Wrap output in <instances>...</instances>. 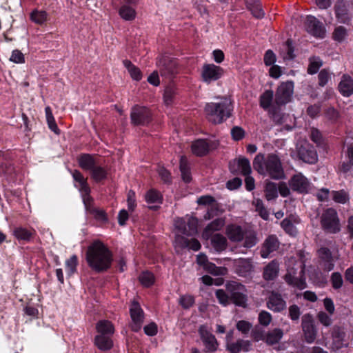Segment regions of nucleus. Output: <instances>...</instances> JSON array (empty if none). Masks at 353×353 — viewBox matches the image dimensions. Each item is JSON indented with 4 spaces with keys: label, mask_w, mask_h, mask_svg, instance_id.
Returning <instances> with one entry per match:
<instances>
[{
    "label": "nucleus",
    "mask_w": 353,
    "mask_h": 353,
    "mask_svg": "<svg viewBox=\"0 0 353 353\" xmlns=\"http://www.w3.org/2000/svg\"><path fill=\"white\" fill-rule=\"evenodd\" d=\"M139 281L145 287H150L154 283V276L150 272H143L139 277Z\"/></svg>",
    "instance_id": "obj_44"
},
{
    "label": "nucleus",
    "mask_w": 353,
    "mask_h": 353,
    "mask_svg": "<svg viewBox=\"0 0 353 353\" xmlns=\"http://www.w3.org/2000/svg\"><path fill=\"white\" fill-rule=\"evenodd\" d=\"M301 311L296 305H292L289 307V316L292 321H297L299 319Z\"/></svg>",
    "instance_id": "obj_62"
},
{
    "label": "nucleus",
    "mask_w": 353,
    "mask_h": 353,
    "mask_svg": "<svg viewBox=\"0 0 353 353\" xmlns=\"http://www.w3.org/2000/svg\"><path fill=\"white\" fill-rule=\"evenodd\" d=\"M119 14L125 20L131 21L136 17L135 10L128 6H123L119 10Z\"/></svg>",
    "instance_id": "obj_41"
},
{
    "label": "nucleus",
    "mask_w": 353,
    "mask_h": 353,
    "mask_svg": "<svg viewBox=\"0 0 353 353\" xmlns=\"http://www.w3.org/2000/svg\"><path fill=\"white\" fill-rule=\"evenodd\" d=\"M279 243L276 237L274 236H270L266 239L263 243V248L261 251V255L262 258H268L270 254L279 248Z\"/></svg>",
    "instance_id": "obj_20"
},
{
    "label": "nucleus",
    "mask_w": 353,
    "mask_h": 353,
    "mask_svg": "<svg viewBox=\"0 0 353 353\" xmlns=\"http://www.w3.org/2000/svg\"><path fill=\"white\" fill-rule=\"evenodd\" d=\"M94 344L97 347L103 351L110 350L113 346L112 341L108 335L99 334L95 336Z\"/></svg>",
    "instance_id": "obj_27"
},
{
    "label": "nucleus",
    "mask_w": 353,
    "mask_h": 353,
    "mask_svg": "<svg viewBox=\"0 0 353 353\" xmlns=\"http://www.w3.org/2000/svg\"><path fill=\"white\" fill-rule=\"evenodd\" d=\"M294 85L292 81L282 83L276 89L275 103L281 106L290 101L293 93Z\"/></svg>",
    "instance_id": "obj_9"
},
{
    "label": "nucleus",
    "mask_w": 353,
    "mask_h": 353,
    "mask_svg": "<svg viewBox=\"0 0 353 353\" xmlns=\"http://www.w3.org/2000/svg\"><path fill=\"white\" fill-rule=\"evenodd\" d=\"M223 73V70L221 67L214 64H205L203 67L201 77L205 82L210 83L219 79Z\"/></svg>",
    "instance_id": "obj_15"
},
{
    "label": "nucleus",
    "mask_w": 353,
    "mask_h": 353,
    "mask_svg": "<svg viewBox=\"0 0 353 353\" xmlns=\"http://www.w3.org/2000/svg\"><path fill=\"white\" fill-rule=\"evenodd\" d=\"M123 65L128 69L130 77L135 81H140L142 78V74L139 68L135 66L130 61H123Z\"/></svg>",
    "instance_id": "obj_35"
},
{
    "label": "nucleus",
    "mask_w": 353,
    "mask_h": 353,
    "mask_svg": "<svg viewBox=\"0 0 353 353\" xmlns=\"http://www.w3.org/2000/svg\"><path fill=\"white\" fill-rule=\"evenodd\" d=\"M215 294L221 304L223 305H227L229 304L230 301V295H228L223 290H217L215 292Z\"/></svg>",
    "instance_id": "obj_52"
},
{
    "label": "nucleus",
    "mask_w": 353,
    "mask_h": 353,
    "mask_svg": "<svg viewBox=\"0 0 353 353\" xmlns=\"http://www.w3.org/2000/svg\"><path fill=\"white\" fill-rule=\"evenodd\" d=\"M177 95V90L174 85H169L165 88L163 94V102L165 105L169 106L174 102Z\"/></svg>",
    "instance_id": "obj_34"
},
{
    "label": "nucleus",
    "mask_w": 353,
    "mask_h": 353,
    "mask_svg": "<svg viewBox=\"0 0 353 353\" xmlns=\"http://www.w3.org/2000/svg\"><path fill=\"white\" fill-rule=\"evenodd\" d=\"M267 305L270 310L279 312L285 309V302L283 300L280 294L272 293L269 296Z\"/></svg>",
    "instance_id": "obj_21"
},
{
    "label": "nucleus",
    "mask_w": 353,
    "mask_h": 353,
    "mask_svg": "<svg viewBox=\"0 0 353 353\" xmlns=\"http://www.w3.org/2000/svg\"><path fill=\"white\" fill-rule=\"evenodd\" d=\"M66 267L68 268V272L69 274H73L76 271V267L77 265V258L75 255L71 256L65 262Z\"/></svg>",
    "instance_id": "obj_58"
},
{
    "label": "nucleus",
    "mask_w": 353,
    "mask_h": 353,
    "mask_svg": "<svg viewBox=\"0 0 353 353\" xmlns=\"http://www.w3.org/2000/svg\"><path fill=\"white\" fill-rule=\"evenodd\" d=\"M227 235L232 241H240L243 239V232L239 226L230 225L227 228Z\"/></svg>",
    "instance_id": "obj_31"
},
{
    "label": "nucleus",
    "mask_w": 353,
    "mask_h": 353,
    "mask_svg": "<svg viewBox=\"0 0 353 353\" xmlns=\"http://www.w3.org/2000/svg\"><path fill=\"white\" fill-rule=\"evenodd\" d=\"M238 167L244 176L250 175L252 172L250 161L246 158H239L237 161Z\"/></svg>",
    "instance_id": "obj_45"
},
{
    "label": "nucleus",
    "mask_w": 353,
    "mask_h": 353,
    "mask_svg": "<svg viewBox=\"0 0 353 353\" xmlns=\"http://www.w3.org/2000/svg\"><path fill=\"white\" fill-rule=\"evenodd\" d=\"M283 336V332L280 328H275L269 331L265 335V342L268 345L278 343Z\"/></svg>",
    "instance_id": "obj_28"
},
{
    "label": "nucleus",
    "mask_w": 353,
    "mask_h": 353,
    "mask_svg": "<svg viewBox=\"0 0 353 353\" xmlns=\"http://www.w3.org/2000/svg\"><path fill=\"white\" fill-rule=\"evenodd\" d=\"M322 228L329 233H336L341 230L336 211L333 208L326 209L321 216Z\"/></svg>",
    "instance_id": "obj_5"
},
{
    "label": "nucleus",
    "mask_w": 353,
    "mask_h": 353,
    "mask_svg": "<svg viewBox=\"0 0 353 353\" xmlns=\"http://www.w3.org/2000/svg\"><path fill=\"white\" fill-rule=\"evenodd\" d=\"M332 194L333 200L337 203H345L349 199L347 194L343 190L335 191Z\"/></svg>",
    "instance_id": "obj_51"
},
{
    "label": "nucleus",
    "mask_w": 353,
    "mask_h": 353,
    "mask_svg": "<svg viewBox=\"0 0 353 353\" xmlns=\"http://www.w3.org/2000/svg\"><path fill=\"white\" fill-rule=\"evenodd\" d=\"M320 259L323 261L325 269L330 271L334 268L333 258L330 250L327 248H321L318 250Z\"/></svg>",
    "instance_id": "obj_24"
},
{
    "label": "nucleus",
    "mask_w": 353,
    "mask_h": 353,
    "mask_svg": "<svg viewBox=\"0 0 353 353\" xmlns=\"http://www.w3.org/2000/svg\"><path fill=\"white\" fill-rule=\"evenodd\" d=\"M280 107L281 106H276V108H272L268 112L269 116L276 123H283V115L280 112Z\"/></svg>",
    "instance_id": "obj_47"
},
{
    "label": "nucleus",
    "mask_w": 353,
    "mask_h": 353,
    "mask_svg": "<svg viewBox=\"0 0 353 353\" xmlns=\"http://www.w3.org/2000/svg\"><path fill=\"white\" fill-rule=\"evenodd\" d=\"M301 327L304 337L307 343H312L316 337V330L312 316L310 314H304L301 319Z\"/></svg>",
    "instance_id": "obj_10"
},
{
    "label": "nucleus",
    "mask_w": 353,
    "mask_h": 353,
    "mask_svg": "<svg viewBox=\"0 0 353 353\" xmlns=\"http://www.w3.org/2000/svg\"><path fill=\"white\" fill-rule=\"evenodd\" d=\"M10 60L16 63H22L25 61L23 53L18 50H14L12 51Z\"/></svg>",
    "instance_id": "obj_64"
},
{
    "label": "nucleus",
    "mask_w": 353,
    "mask_h": 353,
    "mask_svg": "<svg viewBox=\"0 0 353 353\" xmlns=\"http://www.w3.org/2000/svg\"><path fill=\"white\" fill-rule=\"evenodd\" d=\"M179 303L184 309H188L194 303V299L190 295H184L181 296Z\"/></svg>",
    "instance_id": "obj_55"
},
{
    "label": "nucleus",
    "mask_w": 353,
    "mask_h": 353,
    "mask_svg": "<svg viewBox=\"0 0 353 353\" xmlns=\"http://www.w3.org/2000/svg\"><path fill=\"white\" fill-rule=\"evenodd\" d=\"M264 63L267 66L274 65L276 62V58L275 54L272 50H268L264 55Z\"/></svg>",
    "instance_id": "obj_59"
},
{
    "label": "nucleus",
    "mask_w": 353,
    "mask_h": 353,
    "mask_svg": "<svg viewBox=\"0 0 353 353\" xmlns=\"http://www.w3.org/2000/svg\"><path fill=\"white\" fill-rule=\"evenodd\" d=\"M259 105L265 110L269 111L277 105L274 99V92L271 90H265L259 97Z\"/></svg>",
    "instance_id": "obj_19"
},
{
    "label": "nucleus",
    "mask_w": 353,
    "mask_h": 353,
    "mask_svg": "<svg viewBox=\"0 0 353 353\" xmlns=\"http://www.w3.org/2000/svg\"><path fill=\"white\" fill-rule=\"evenodd\" d=\"M217 147V143L212 141L198 139L192 143L191 149L194 154L198 157L206 155L210 150Z\"/></svg>",
    "instance_id": "obj_13"
},
{
    "label": "nucleus",
    "mask_w": 353,
    "mask_h": 353,
    "mask_svg": "<svg viewBox=\"0 0 353 353\" xmlns=\"http://www.w3.org/2000/svg\"><path fill=\"white\" fill-rule=\"evenodd\" d=\"M265 196L268 201L274 199L278 196V187L275 183L268 181L265 183Z\"/></svg>",
    "instance_id": "obj_37"
},
{
    "label": "nucleus",
    "mask_w": 353,
    "mask_h": 353,
    "mask_svg": "<svg viewBox=\"0 0 353 353\" xmlns=\"http://www.w3.org/2000/svg\"><path fill=\"white\" fill-rule=\"evenodd\" d=\"M152 118L150 111L144 106L134 105L131 110L130 119L134 125H148Z\"/></svg>",
    "instance_id": "obj_8"
},
{
    "label": "nucleus",
    "mask_w": 353,
    "mask_h": 353,
    "mask_svg": "<svg viewBox=\"0 0 353 353\" xmlns=\"http://www.w3.org/2000/svg\"><path fill=\"white\" fill-rule=\"evenodd\" d=\"M253 168L260 174H268L274 179H281L284 177L280 159L273 154H270L266 157L261 153L258 154L253 161Z\"/></svg>",
    "instance_id": "obj_2"
},
{
    "label": "nucleus",
    "mask_w": 353,
    "mask_h": 353,
    "mask_svg": "<svg viewBox=\"0 0 353 353\" xmlns=\"http://www.w3.org/2000/svg\"><path fill=\"white\" fill-rule=\"evenodd\" d=\"M162 77L171 78L177 72L176 62L168 57H163L157 62Z\"/></svg>",
    "instance_id": "obj_14"
},
{
    "label": "nucleus",
    "mask_w": 353,
    "mask_h": 353,
    "mask_svg": "<svg viewBox=\"0 0 353 353\" xmlns=\"http://www.w3.org/2000/svg\"><path fill=\"white\" fill-rule=\"evenodd\" d=\"M86 259L92 269L99 272L105 271L110 267L112 256L103 243L95 241L88 248Z\"/></svg>",
    "instance_id": "obj_1"
},
{
    "label": "nucleus",
    "mask_w": 353,
    "mask_h": 353,
    "mask_svg": "<svg viewBox=\"0 0 353 353\" xmlns=\"http://www.w3.org/2000/svg\"><path fill=\"white\" fill-rule=\"evenodd\" d=\"M272 321L271 314L266 311H261L259 314V322L261 325L267 327Z\"/></svg>",
    "instance_id": "obj_54"
},
{
    "label": "nucleus",
    "mask_w": 353,
    "mask_h": 353,
    "mask_svg": "<svg viewBox=\"0 0 353 353\" xmlns=\"http://www.w3.org/2000/svg\"><path fill=\"white\" fill-rule=\"evenodd\" d=\"M289 185L294 191L300 193L307 192L310 183L307 179L301 173L294 174L289 181Z\"/></svg>",
    "instance_id": "obj_17"
},
{
    "label": "nucleus",
    "mask_w": 353,
    "mask_h": 353,
    "mask_svg": "<svg viewBox=\"0 0 353 353\" xmlns=\"http://www.w3.org/2000/svg\"><path fill=\"white\" fill-rule=\"evenodd\" d=\"M348 163H343L342 165V171L347 172L353 170V143L351 144L347 149Z\"/></svg>",
    "instance_id": "obj_46"
},
{
    "label": "nucleus",
    "mask_w": 353,
    "mask_h": 353,
    "mask_svg": "<svg viewBox=\"0 0 353 353\" xmlns=\"http://www.w3.org/2000/svg\"><path fill=\"white\" fill-rule=\"evenodd\" d=\"M254 203L256 206V210L259 212L260 216L265 220L268 219L269 214L266 209L265 208L263 203L261 200L257 199Z\"/></svg>",
    "instance_id": "obj_56"
},
{
    "label": "nucleus",
    "mask_w": 353,
    "mask_h": 353,
    "mask_svg": "<svg viewBox=\"0 0 353 353\" xmlns=\"http://www.w3.org/2000/svg\"><path fill=\"white\" fill-rule=\"evenodd\" d=\"M201 339L202 340L204 345L205 352H214L218 347V343L214 336L210 333L205 326L201 325L199 329Z\"/></svg>",
    "instance_id": "obj_16"
},
{
    "label": "nucleus",
    "mask_w": 353,
    "mask_h": 353,
    "mask_svg": "<svg viewBox=\"0 0 353 353\" xmlns=\"http://www.w3.org/2000/svg\"><path fill=\"white\" fill-rule=\"evenodd\" d=\"M297 154L304 162L314 163L317 161V154L314 148L306 140H300L296 144Z\"/></svg>",
    "instance_id": "obj_7"
},
{
    "label": "nucleus",
    "mask_w": 353,
    "mask_h": 353,
    "mask_svg": "<svg viewBox=\"0 0 353 353\" xmlns=\"http://www.w3.org/2000/svg\"><path fill=\"white\" fill-rule=\"evenodd\" d=\"M179 168L181 173L182 179L185 183L190 182L191 181L190 169L188 165L187 159L185 156L181 157Z\"/></svg>",
    "instance_id": "obj_36"
},
{
    "label": "nucleus",
    "mask_w": 353,
    "mask_h": 353,
    "mask_svg": "<svg viewBox=\"0 0 353 353\" xmlns=\"http://www.w3.org/2000/svg\"><path fill=\"white\" fill-rule=\"evenodd\" d=\"M250 346V342L245 340H238L235 343L228 345V349L230 353H238L241 350L248 351Z\"/></svg>",
    "instance_id": "obj_32"
},
{
    "label": "nucleus",
    "mask_w": 353,
    "mask_h": 353,
    "mask_svg": "<svg viewBox=\"0 0 353 353\" xmlns=\"http://www.w3.org/2000/svg\"><path fill=\"white\" fill-rule=\"evenodd\" d=\"M130 313L132 321L131 329L137 332L141 329L144 319V312L137 301H133L132 302Z\"/></svg>",
    "instance_id": "obj_12"
},
{
    "label": "nucleus",
    "mask_w": 353,
    "mask_h": 353,
    "mask_svg": "<svg viewBox=\"0 0 353 353\" xmlns=\"http://www.w3.org/2000/svg\"><path fill=\"white\" fill-rule=\"evenodd\" d=\"M285 50L286 51V53L283 55L284 59H292L294 58L295 55L294 54V48L292 46V41L290 39L287 40L285 46Z\"/></svg>",
    "instance_id": "obj_60"
},
{
    "label": "nucleus",
    "mask_w": 353,
    "mask_h": 353,
    "mask_svg": "<svg viewBox=\"0 0 353 353\" xmlns=\"http://www.w3.org/2000/svg\"><path fill=\"white\" fill-rule=\"evenodd\" d=\"M211 243L213 248L217 252L223 251L227 248V239L220 234H216L212 236L211 239Z\"/></svg>",
    "instance_id": "obj_33"
},
{
    "label": "nucleus",
    "mask_w": 353,
    "mask_h": 353,
    "mask_svg": "<svg viewBox=\"0 0 353 353\" xmlns=\"http://www.w3.org/2000/svg\"><path fill=\"white\" fill-rule=\"evenodd\" d=\"M248 9L256 18H261L264 15L259 0H246Z\"/></svg>",
    "instance_id": "obj_30"
},
{
    "label": "nucleus",
    "mask_w": 353,
    "mask_h": 353,
    "mask_svg": "<svg viewBox=\"0 0 353 353\" xmlns=\"http://www.w3.org/2000/svg\"><path fill=\"white\" fill-rule=\"evenodd\" d=\"M281 225L290 234H294L296 232L292 221L289 219H283Z\"/></svg>",
    "instance_id": "obj_63"
},
{
    "label": "nucleus",
    "mask_w": 353,
    "mask_h": 353,
    "mask_svg": "<svg viewBox=\"0 0 353 353\" xmlns=\"http://www.w3.org/2000/svg\"><path fill=\"white\" fill-rule=\"evenodd\" d=\"M347 36V30L343 26H339L335 28L333 32V38L339 42L343 41Z\"/></svg>",
    "instance_id": "obj_49"
},
{
    "label": "nucleus",
    "mask_w": 353,
    "mask_h": 353,
    "mask_svg": "<svg viewBox=\"0 0 353 353\" xmlns=\"http://www.w3.org/2000/svg\"><path fill=\"white\" fill-rule=\"evenodd\" d=\"M145 200L148 203H161L162 196L160 192L152 189L146 193Z\"/></svg>",
    "instance_id": "obj_42"
},
{
    "label": "nucleus",
    "mask_w": 353,
    "mask_h": 353,
    "mask_svg": "<svg viewBox=\"0 0 353 353\" xmlns=\"http://www.w3.org/2000/svg\"><path fill=\"white\" fill-rule=\"evenodd\" d=\"M243 286L236 282L226 284V289L230 294V301L236 306L245 308L247 307V296L241 292Z\"/></svg>",
    "instance_id": "obj_6"
},
{
    "label": "nucleus",
    "mask_w": 353,
    "mask_h": 353,
    "mask_svg": "<svg viewBox=\"0 0 353 353\" xmlns=\"http://www.w3.org/2000/svg\"><path fill=\"white\" fill-rule=\"evenodd\" d=\"M222 212L223 211L221 210L219 205L214 202L210 205L208 212L204 215V219L205 220H210L216 216L220 215Z\"/></svg>",
    "instance_id": "obj_43"
},
{
    "label": "nucleus",
    "mask_w": 353,
    "mask_h": 353,
    "mask_svg": "<svg viewBox=\"0 0 353 353\" xmlns=\"http://www.w3.org/2000/svg\"><path fill=\"white\" fill-rule=\"evenodd\" d=\"M78 162L79 166L85 170H91L97 164L96 159L89 154L80 155Z\"/></svg>",
    "instance_id": "obj_26"
},
{
    "label": "nucleus",
    "mask_w": 353,
    "mask_h": 353,
    "mask_svg": "<svg viewBox=\"0 0 353 353\" xmlns=\"http://www.w3.org/2000/svg\"><path fill=\"white\" fill-rule=\"evenodd\" d=\"M197 219L194 217H189L187 225H188V232H190V236L193 235L196 232L197 230Z\"/></svg>",
    "instance_id": "obj_61"
},
{
    "label": "nucleus",
    "mask_w": 353,
    "mask_h": 353,
    "mask_svg": "<svg viewBox=\"0 0 353 353\" xmlns=\"http://www.w3.org/2000/svg\"><path fill=\"white\" fill-rule=\"evenodd\" d=\"M295 262L294 259L288 261L287 274L285 276V281L293 286L299 289H304L306 287V283L304 278L303 265L301 263L297 265V268L291 267V264Z\"/></svg>",
    "instance_id": "obj_4"
},
{
    "label": "nucleus",
    "mask_w": 353,
    "mask_h": 353,
    "mask_svg": "<svg viewBox=\"0 0 353 353\" xmlns=\"http://www.w3.org/2000/svg\"><path fill=\"white\" fill-rule=\"evenodd\" d=\"M339 90L345 97H350L353 94V79L350 75H343L339 84Z\"/></svg>",
    "instance_id": "obj_23"
},
{
    "label": "nucleus",
    "mask_w": 353,
    "mask_h": 353,
    "mask_svg": "<svg viewBox=\"0 0 353 353\" xmlns=\"http://www.w3.org/2000/svg\"><path fill=\"white\" fill-rule=\"evenodd\" d=\"M90 172L91 176L97 182L105 179L107 176L106 170L101 166L99 165L98 163L90 170Z\"/></svg>",
    "instance_id": "obj_39"
},
{
    "label": "nucleus",
    "mask_w": 353,
    "mask_h": 353,
    "mask_svg": "<svg viewBox=\"0 0 353 353\" xmlns=\"http://www.w3.org/2000/svg\"><path fill=\"white\" fill-rule=\"evenodd\" d=\"M236 274L242 277L250 278L254 272V265L250 259H240L236 261Z\"/></svg>",
    "instance_id": "obj_18"
},
{
    "label": "nucleus",
    "mask_w": 353,
    "mask_h": 353,
    "mask_svg": "<svg viewBox=\"0 0 353 353\" xmlns=\"http://www.w3.org/2000/svg\"><path fill=\"white\" fill-rule=\"evenodd\" d=\"M279 264L273 260L266 265L263 268V277L265 281L274 280L279 274Z\"/></svg>",
    "instance_id": "obj_22"
},
{
    "label": "nucleus",
    "mask_w": 353,
    "mask_h": 353,
    "mask_svg": "<svg viewBox=\"0 0 353 353\" xmlns=\"http://www.w3.org/2000/svg\"><path fill=\"white\" fill-rule=\"evenodd\" d=\"M96 329L99 334L104 335H112L114 334V328L112 323L107 320H101L96 325Z\"/></svg>",
    "instance_id": "obj_29"
},
{
    "label": "nucleus",
    "mask_w": 353,
    "mask_h": 353,
    "mask_svg": "<svg viewBox=\"0 0 353 353\" xmlns=\"http://www.w3.org/2000/svg\"><path fill=\"white\" fill-rule=\"evenodd\" d=\"M335 12L337 18L341 23H346L350 19L347 4L343 0H339L336 2Z\"/></svg>",
    "instance_id": "obj_25"
},
{
    "label": "nucleus",
    "mask_w": 353,
    "mask_h": 353,
    "mask_svg": "<svg viewBox=\"0 0 353 353\" xmlns=\"http://www.w3.org/2000/svg\"><path fill=\"white\" fill-rule=\"evenodd\" d=\"M175 229L178 230L181 234L190 236V232H188V228L185 221L181 218H177L174 220Z\"/></svg>",
    "instance_id": "obj_48"
},
{
    "label": "nucleus",
    "mask_w": 353,
    "mask_h": 353,
    "mask_svg": "<svg viewBox=\"0 0 353 353\" xmlns=\"http://www.w3.org/2000/svg\"><path fill=\"white\" fill-rule=\"evenodd\" d=\"M224 225V220L216 219L209 223L204 230L203 235L208 236L214 231L219 230Z\"/></svg>",
    "instance_id": "obj_38"
},
{
    "label": "nucleus",
    "mask_w": 353,
    "mask_h": 353,
    "mask_svg": "<svg viewBox=\"0 0 353 353\" xmlns=\"http://www.w3.org/2000/svg\"><path fill=\"white\" fill-rule=\"evenodd\" d=\"M48 14L44 10H34L30 13L31 20L37 24H43L47 21Z\"/></svg>",
    "instance_id": "obj_40"
},
{
    "label": "nucleus",
    "mask_w": 353,
    "mask_h": 353,
    "mask_svg": "<svg viewBox=\"0 0 353 353\" xmlns=\"http://www.w3.org/2000/svg\"><path fill=\"white\" fill-rule=\"evenodd\" d=\"M322 65L321 61L318 58H312L310 59V63L307 68L308 73L313 74L317 72L319 68Z\"/></svg>",
    "instance_id": "obj_53"
},
{
    "label": "nucleus",
    "mask_w": 353,
    "mask_h": 353,
    "mask_svg": "<svg viewBox=\"0 0 353 353\" xmlns=\"http://www.w3.org/2000/svg\"><path fill=\"white\" fill-rule=\"evenodd\" d=\"M232 110L231 100L226 97H216L214 102L207 103L205 107L208 119L214 124L221 123L230 117Z\"/></svg>",
    "instance_id": "obj_3"
},
{
    "label": "nucleus",
    "mask_w": 353,
    "mask_h": 353,
    "mask_svg": "<svg viewBox=\"0 0 353 353\" xmlns=\"http://www.w3.org/2000/svg\"><path fill=\"white\" fill-rule=\"evenodd\" d=\"M205 269L210 273L214 275H223L226 272V269L224 268H219L211 263H207L204 266Z\"/></svg>",
    "instance_id": "obj_50"
},
{
    "label": "nucleus",
    "mask_w": 353,
    "mask_h": 353,
    "mask_svg": "<svg viewBox=\"0 0 353 353\" xmlns=\"http://www.w3.org/2000/svg\"><path fill=\"white\" fill-rule=\"evenodd\" d=\"M331 282L334 289L340 288L343 282L341 274L339 272H334L331 276Z\"/></svg>",
    "instance_id": "obj_57"
},
{
    "label": "nucleus",
    "mask_w": 353,
    "mask_h": 353,
    "mask_svg": "<svg viewBox=\"0 0 353 353\" xmlns=\"http://www.w3.org/2000/svg\"><path fill=\"white\" fill-rule=\"evenodd\" d=\"M305 28L308 33L314 37L323 38L325 29L323 24L314 17L307 16L305 21Z\"/></svg>",
    "instance_id": "obj_11"
}]
</instances>
